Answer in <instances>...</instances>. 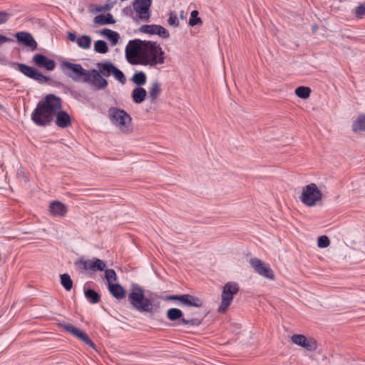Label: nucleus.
Instances as JSON below:
<instances>
[{
  "label": "nucleus",
  "instance_id": "1",
  "mask_svg": "<svg viewBox=\"0 0 365 365\" xmlns=\"http://www.w3.org/2000/svg\"><path fill=\"white\" fill-rule=\"evenodd\" d=\"M127 61L150 68H159L165 62V52L160 43L152 41L130 40L125 46Z\"/></svg>",
  "mask_w": 365,
  "mask_h": 365
},
{
  "label": "nucleus",
  "instance_id": "2",
  "mask_svg": "<svg viewBox=\"0 0 365 365\" xmlns=\"http://www.w3.org/2000/svg\"><path fill=\"white\" fill-rule=\"evenodd\" d=\"M61 99L54 94L46 95L40 101L33 110L31 118L38 126L46 127L54 119L56 125L61 128L71 125V118L65 110H61Z\"/></svg>",
  "mask_w": 365,
  "mask_h": 365
},
{
  "label": "nucleus",
  "instance_id": "3",
  "mask_svg": "<svg viewBox=\"0 0 365 365\" xmlns=\"http://www.w3.org/2000/svg\"><path fill=\"white\" fill-rule=\"evenodd\" d=\"M128 300L133 309L140 312H148L152 309V302L144 295L143 289L137 284H133L128 294Z\"/></svg>",
  "mask_w": 365,
  "mask_h": 365
},
{
  "label": "nucleus",
  "instance_id": "4",
  "mask_svg": "<svg viewBox=\"0 0 365 365\" xmlns=\"http://www.w3.org/2000/svg\"><path fill=\"white\" fill-rule=\"evenodd\" d=\"M108 115L113 124L121 132L130 130L131 117L124 110L112 107L108 110Z\"/></svg>",
  "mask_w": 365,
  "mask_h": 365
},
{
  "label": "nucleus",
  "instance_id": "5",
  "mask_svg": "<svg viewBox=\"0 0 365 365\" xmlns=\"http://www.w3.org/2000/svg\"><path fill=\"white\" fill-rule=\"evenodd\" d=\"M322 194L315 183H310L303 187L299 197L301 202L307 206L312 207L322 200Z\"/></svg>",
  "mask_w": 365,
  "mask_h": 365
},
{
  "label": "nucleus",
  "instance_id": "6",
  "mask_svg": "<svg viewBox=\"0 0 365 365\" xmlns=\"http://www.w3.org/2000/svg\"><path fill=\"white\" fill-rule=\"evenodd\" d=\"M63 72L76 82H82V79H85L88 70L84 69L79 63H73L69 61H63L61 63Z\"/></svg>",
  "mask_w": 365,
  "mask_h": 365
},
{
  "label": "nucleus",
  "instance_id": "7",
  "mask_svg": "<svg viewBox=\"0 0 365 365\" xmlns=\"http://www.w3.org/2000/svg\"><path fill=\"white\" fill-rule=\"evenodd\" d=\"M239 291V286L236 282H229L225 284L221 295V303L218 307V312L224 313L231 304L233 297Z\"/></svg>",
  "mask_w": 365,
  "mask_h": 365
},
{
  "label": "nucleus",
  "instance_id": "8",
  "mask_svg": "<svg viewBox=\"0 0 365 365\" xmlns=\"http://www.w3.org/2000/svg\"><path fill=\"white\" fill-rule=\"evenodd\" d=\"M96 66L98 68V71L104 77H109L113 75V77L118 81L120 83L124 84L125 83V77L123 73L118 69L114 64L110 61H103L96 63Z\"/></svg>",
  "mask_w": 365,
  "mask_h": 365
},
{
  "label": "nucleus",
  "instance_id": "9",
  "mask_svg": "<svg viewBox=\"0 0 365 365\" xmlns=\"http://www.w3.org/2000/svg\"><path fill=\"white\" fill-rule=\"evenodd\" d=\"M83 83H91L93 89L99 91L104 89L108 86L107 80L101 74L97 69L88 70L85 79H82Z\"/></svg>",
  "mask_w": 365,
  "mask_h": 365
},
{
  "label": "nucleus",
  "instance_id": "10",
  "mask_svg": "<svg viewBox=\"0 0 365 365\" xmlns=\"http://www.w3.org/2000/svg\"><path fill=\"white\" fill-rule=\"evenodd\" d=\"M19 71L26 76L34 79L39 83H45L49 80L48 77L45 76L36 68L29 66L24 63H16L14 64Z\"/></svg>",
  "mask_w": 365,
  "mask_h": 365
},
{
  "label": "nucleus",
  "instance_id": "11",
  "mask_svg": "<svg viewBox=\"0 0 365 365\" xmlns=\"http://www.w3.org/2000/svg\"><path fill=\"white\" fill-rule=\"evenodd\" d=\"M165 300H178L183 305L193 307H200L203 304L202 299L190 294L169 295Z\"/></svg>",
  "mask_w": 365,
  "mask_h": 365
},
{
  "label": "nucleus",
  "instance_id": "12",
  "mask_svg": "<svg viewBox=\"0 0 365 365\" xmlns=\"http://www.w3.org/2000/svg\"><path fill=\"white\" fill-rule=\"evenodd\" d=\"M250 263L259 275L267 279H272L274 278V272L268 264L258 258H251Z\"/></svg>",
  "mask_w": 365,
  "mask_h": 365
},
{
  "label": "nucleus",
  "instance_id": "13",
  "mask_svg": "<svg viewBox=\"0 0 365 365\" xmlns=\"http://www.w3.org/2000/svg\"><path fill=\"white\" fill-rule=\"evenodd\" d=\"M152 0H134L133 9L140 19L148 21L150 19V7Z\"/></svg>",
  "mask_w": 365,
  "mask_h": 365
},
{
  "label": "nucleus",
  "instance_id": "14",
  "mask_svg": "<svg viewBox=\"0 0 365 365\" xmlns=\"http://www.w3.org/2000/svg\"><path fill=\"white\" fill-rule=\"evenodd\" d=\"M79 267L87 271H103L106 269V263L98 258L92 259H81L78 262Z\"/></svg>",
  "mask_w": 365,
  "mask_h": 365
},
{
  "label": "nucleus",
  "instance_id": "15",
  "mask_svg": "<svg viewBox=\"0 0 365 365\" xmlns=\"http://www.w3.org/2000/svg\"><path fill=\"white\" fill-rule=\"evenodd\" d=\"M140 31L143 33L150 35H158L162 38H168L170 36L168 31L161 25H143L140 26Z\"/></svg>",
  "mask_w": 365,
  "mask_h": 365
},
{
  "label": "nucleus",
  "instance_id": "16",
  "mask_svg": "<svg viewBox=\"0 0 365 365\" xmlns=\"http://www.w3.org/2000/svg\"><path fill=\"white\" fill-rule=\"evenodd\" d=\"M61 326L64 330L70 332L73 336L83 341L86 344L88 345L90 347L93 349L95 348V344L91 340V339L85 332L81 331L80 329H77L71 324L63 323L61 324Z\"/></svg>",
  "mask_w": 365,
  "mask_h": 365
},
{
  "label": "nucleus",
  "instance_id": "17",
  "mask_svg": "<svg viewBox=\"0 0 365 365\" xmlns=\"http://www.w3.org/2000/svg\"><path fill=\"white\" fill-rule=\"evenodd\" d=\"M291 340L294 344L300 346L308 351H315L317 348V342L314 339H307L302 334H294L291 337Z\"/></svg>",
  "mask_w": 365,
  "mask_h": 365
},
{
  "label": "nucleus",
  "instance_id": "18",
  "mask_svg": "<svg viewBox=\"0 0 365 365\" xmlns=\"http://www.w3.org/2000/svg\"><path fill=\"white\" fill-rule=\"evenodd\" d=\"M34 64L41 68H45L47 71H51L56 67V63L53 60L48 58L41 53H36L32 58Z\"/></svg>",
  "mask_w": 365,
  "mask_h": 365
},
{
  "label": "nucleus",
  "instance_id": "19",
  "mask_svg": "<svg viewBox=\"0 0 365 365\" xmlns=\"http://www.w3.org/2000/svg\"><path fill=\"white\" fill-rule=\"evenodd\" d=\"M49 211L53 217H64L68 209L66 205L60 201H53L50 203Z\"/></svg>",
  "mask_w": 365,
  "mask_h": 365
},
{
  "label": "nucleus",
  "instance_id": "20",
  "mask_svg": "<svg viewBox=\"0 0 365 365\" xmlns=\"http://www.w3.org/2000/svg\"><path fill=\"white\" fill-rule=\"evenodd\" d=\"M182 312L178 308H171L167 311V317L170 321L179 320L177 323L178 325L190 324V321L182 318Z\"/></svg>",
  "mask_w": 365,
  "mask_h": 365
},
{
  "label": "nucleus",
  "instance_id": "21",
  "mask_svg": "<svg viewBox=\"0 0 365 365\" xmlns=\"http://www.w3.org/2000/svg\"><path fill=\"white\" fill-rule=\"evenodd\" d=\"M15 36L19 41L23 43L25 46L30 47L32 50L36 48L37 43L29 33L24 31L18 32L15 34Z\"/></svg>",
  "mask_w": 365,
  "mask_h": 365
},
{
  "label": "nucleus",
  "instance_id": "22",
  "mask_svg": "<svg viewBox=\"0 0 365 365\" xmlns=\"http://www.w3.org/2000/svg\"><path fill=\"white\" fill-rule=\"evenodd\" d=\"M110 294L117 299H122L125 297V289L118 283L108 284Z\"/></svg>",
  "mask_w": 365,
  "mask_h": 365
},
{
  "label": "nucleus",
  "instance_id": "23",
  "mask_svg": "<svg viewBox=\"0 0 365 365\" xmlns=\"http://www.w3.org/2000/svg\"><path fill=\"white\" fill-rule=\"evenodd\" d=\"M147 96V92L142 87L135 88L131 94L132 99L135 103L140 104L144 101Z\"/></svg>",
  "mask_w": 365,
  "mask_h": 365
},
{
  "label": "nucleus",
  "instance_id": "24",
  "mask_svg": "<svg viewBox=\"0 0 365 365\" xmlns=\"http://www.w3.org/2000/svg\"><path fill=\"white\" fill-rule=\"evenodd\" d=\"M351 128L354 133L365 131V113L358 115L353 122Z\"/></svg>",
  "mask_w": 365,
  "mask_h": 365
},
{
  "label": "nucleus",
  "instance_id": "25",
  "mask_svg": "<svg viewBox=\"0 0 365 365\" xmlns=\"http://www.w3.org/2000/svg\"><path fill=\"white\" fill-rule=\"evenodd\" d=\"M101 34L107 37L113 46L118 43L120 38V35L118 32L112 31L109 29H103L101 31Z\"/></svg>",
  "mask_w": 365,
  "mask_h": 365
},
{
  "label": "nucleus",
  "instance_id": "26",
  "mask_svg": "<svg viewBox=\"0 0 365 365\" xmlns=\"http://www.w3.org/2000/svg\"><path fill=\"white\" fill-rule=\"evenodd\" d=\"M94 23L98 25L113 24L115 23L113 16L110 14L97 15L94 18Z\"/></svg>",
  "mask_w": 365,
  "mask_h": 365
},
{
  "label": "nucleus",
  "instance_id": "27",
  "mask_svg": "<svg viewBox=\"0 0 365 365\" xmlns=\"http://www.w3.org/2000/svg\"><path fill=\"white\" fill-rule=\"evenodd\" d=\"M161 93V88L160 83L155 81L151 83L148 90V98L151 101H154L160 96Z\"/></svg>",
  "mask_w": 365,
  "mask_h": 365
},
{
  "label": "nucleus",
  "instance_id": "28",
  "mask_svg": "<svg viewBox=\"0 0 365 365\" xmlns=\"http://www.w3.org/2000/svg\"><path fill=\"white\" fill-rule=\"evenodd\" d=\"M84 294L91 304H97L101 299L100 294L91 289H84Z\"/></svg>",
  "mask_w": 365,
  "mask_h": 365
},
{
  "label": "nucleus",
  "instance_id": "29",
  "mask_svg": "<svg viewBox=\"0 0 365 365\" xmlns=\"http://www.w3.org/2000/svg\"><path fill=\"white\" fill-rule=\"evenodd\" d=\"M91 38L88 35H82L78 37L77 44L78 46L85 50H87L91 46Z\"/></svg>",
  "mask_w": 365,
  "mask_h": 365
},
{
  "label": "nucleus",
  "instance_id": "30",
  "mask_svg": "<svg viewBox=\"0 0 365 365\" xmlns=\"http://www.w3.org/2000/svg\"><path fill=\"white\" fill-rule=\"evenodd\" d=\"M132 81L138 86V87H141L146 83V75L143 71L135 73L132 77Z\"/></svg>",
  "mask_w": 365,
  "mask_h": 365
},
{
  "label": "nucleus",
  "instance_id": "31",
  "mask_svg": "<svg viewBox=\"0 0 365 365\" xmlns=\"http://www.w3.org/2000/svg\"><path fill=\"white\" fill-rule=\"evenodd\" d=\"M61 284L66 291H70L73 287V281L68 274H63L60 276Z\"/></svg>",
  "mask_w": 365,
  "mask_h": 365
},
{
  "label": "nucleus",
  "instance_id": "32",
  "mask_svg": "<svg viewBox=\"0 0 365 365\" xmlns=\"http://www.w3.org/2000/svg\"><path fill=\"white\" fill-rule=\"evenodd\" d=\"M94 51L96 53L104 54L108 51V47L106 41L98 40L94 43Z\"/></svg>",
  "mask_w": 365,
  "mask_h": 365
},
{
  "label": "nucleus",
  "instance_id": "33",
  "mask_svg": "<svg viewBox=\"0 0 365 365\" xmlns=\"http://www.w3.org/2000/svg\"><path fill=\"white\" fill-rule=\"evenodd\" d=\"M311 93V89L309 87L299 86L295 89V94L301 98H307Z\"/></svg>",
  "mask_w": 365,
  "mask_h": 365
},
{
  "label": "nucleus",
  "instance_id": "34",
  "mask_svg": "<svg viewBox=\"0 0 365 365\" xmlns=\"http://www.w3.org/2000/svg\"><path fill=\"white\" fill-rule=\"evenodd\" d=\"M105 270V278L107 280L108 285L110 284H113V282L116 281L117 279V275L114 269H104Z\"/></svg>",
  "mask_w": 365,
  "mask_h": 365
},
{
  "label": "nucleus",
  "instance_id": "35",
  "mask_svg": "<svg viewBox=\"0 0 365 365\" xmlns=\"http://www.w3.org/2000/svg\"><path fill=\"white\" fill-rule=\"evenodd\" d=\"M202 20L198 17V11L197 10H193L191 12L190 18L189 19V24L191 26H194L195 25L202 24Z\"/></svg>",
  "mask_w": 365,
  "mask_h": 365
},
{
  "label": "nucleus",
  "instance_id": "36",
  "mask_svg": "<svg viewBox=\"0 0 365 365\" xmlns=\"http://www.w3.org/2000/svg\"><path fill=\"white\" fill-rule=\"evenodd\" d=\"M330 244L329 239L326 235L320 236L317 240V245L320 248L327 247Z\"/></svg>",
  "mask_w": 365,
  "mask_h": 365
},
{
  "label": "nucleus",
  "instance_id": "37",
  "mask_svg": "<svg viewBox=\"0 0 365 365\" xmlns=\"http://www.w3.org/2000/svg\"><path fill=\"white\" fill-rule=\"evenodd\" d=\"M168 24L170 26L177 27L179 25V20L177 16V14L175 12H170L169 15V18L168 19Z\"/></svg>",
  "mask_w": 365,
  "mask_h": 365
},
{
  "label": "nucleus",
  "instance_id": "38",
  "mask_svg": "<svg viewBox=\"0 0 365 365\" xmlns=\"http://www.w3.org/2000/svg\"><path fill=\"white\" fill-rule=\"evenodd\" d=\"M11 14L6 11H0V25L7 22Z\"/></svg>",
  "mask_w": 365,
  "mask_h": 365
},
{
  "label": "nucleus",
  "instance_id": "39",
  "mask_svg": "<svg viewBox=\"0 0 365 365\" xmlns=\"http://www.w3.org/2000/svg\"><path fill=\"white\" fill-rule=\"evenodd\" d=\"M365 14V6L359 5L355 9V15L357 18H361Z\"/></svg>",
  "mask_w": 365,
  "mask_h": 365
},
{
  "label": "nucleus",
  "instance_id": "40",
  "mask_svg": "<svg viewBox=\"0 0 365 365\" xmlns=\"http://www.w3.org/2000/svg\"><path fill=\"white\" fill-rule=\"evenodd\" d=\"M13 40L6 36L0 34V47L6 42H11Z\"/></svg>",
  "mask_w": 365,
  "mask_h": 365
},
{
  "label": "nucleus",
  "instance_id": "41",
  "mask_svg": "<svg viewBox=\"0 0 365 365\" xmlns=\"http://www.w3.org/2000/svg\"><path fill=\"white\" fill-rule=\"evenodd\" d=\"M68 38L71 42H76L77 43L78 37H76V34L74 33L69 32L68 34Z\"/></svg>",
  "mask_w": 365,
  "mask_h": 365
},
{
  "label": "nucleus",
  "instance_id": "42",
  "mask_svg": "<svg viewBox=\"0 0 365 365\" xmlns=\"http://www.w3.org/2000/svg\"><path fill=\"white\" fill-rule=\"evenodd\" d=\"M108 9H109V7H108H108H106V8H105V7H103V6H100V7H98V8H97V11H106V10H108Z\"/></svg>",
  "mask_w": 365,
  "mask_h": 365
}]
</instances>
